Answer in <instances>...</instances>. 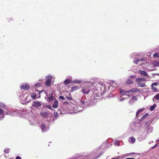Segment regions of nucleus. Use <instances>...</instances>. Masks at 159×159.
Segmentation results:
<instances>
[{
    "instance_id": "nucleus-41",
    "label": "nucleus",
    "mask_w": 159,
    "mask_h": 159,
    "mask_svg": "<svg viewBox=\"0 0 159 159\" xmlns=\"http://www.w3.org/2000/svg\"><path fill=\"white\" fill-rule=\"evenodd\" d=\"M66 97L69 98V99H70V100H71L72 99V97H68L67 96H66Z\"/></svg>"
},
{
    "instance_id": "nucleus-54",
    "label": "nucleus",
    "mask_w": 159,
    "mask_h": 159,
    "mask_svg": "<svg viewBox=\"0 0 159 159\" xmlns=\"http://www.w3.org/2000/svg\"><path fill=\"white\" fill-rule=\"evenodd\" d=\"M123 100V99H121V100H121V101H122V100Z\"/></svg>"
},
{
    "instance_id": "nucleus-45",
    "label": "nucleus",
    "mask_w": 159,
    "mask_h": 159,
    "mask_svg": "<svg viewBox=\"0 0 159 159\" xmlns=\"http://www.w3.org/2000/svg\"><path fill=\"white\" fill-rule=\"evenodd\" d=\"M0 105L1 107H5V105L4 104H2Z\"/></svg>"
},
{
    "instance_id": "nucleus-2",
    "label": "nucleus",
    "mask_w": 159,
    "mask_h": 159,
    "mask_svg": "<svg viewBox=\"0 0 159 159\" xmlns=\"http://www.w3.org/2000/svg\"><path fill=\"white\" fill-rule=\"evenodd\" d=\"M42 105V102L39 101H35L33 103L32 106L34 107H38Z\"/></svg>"
},
{
    "instance_id": "nucleus-15",
    "label": "nucleus",
    "mask_w": 159,
    "mask_h": 159,
    "mask_svg": "<svg viewBox=\"0 0 159 159\" xmlns=\"http://www.w3.org/2000/svg\"><path fill=\"white\" fill-rule=\"evenodd\" d=\"M71 83V80H70L68 79H67L64 80V84H69L70 83Z\"/></svg>"
},
{
    "instance_id": "nucleus-14",
    "label": "nucleus",
    "mask_w": 159,
    "mask_h": 159,
    "mask_svg": "<svg viewBox=\"0 0 159 159\" xmlns=\"http://www.w3.org/2000/svg\"><path fill=\"white\" fill-rule=\"evenodd\" d=\"M143 109H140L139 110L137 111L136 112V116L137 117H138V115L140 113H141L143 111Z\"/></svg>"
},
{
    "instance_id": "nucleus-6",
    "label": "nucleus",
    "mask_w": 159,
    "mask_h": 159,
    "mask_svg": "<svg viewBox=\"0 0 159 159\" xmlns=\"http://www.w3.org/2000/svg\"><path fill=\"white\" fill-rule=\"evenodd\" d=\"M40 115L43 117H47L49 116V114L47 112L43 111L40 113Z\"/></svg>"
},
{
    "instance_id": "nucleus-38",
    "label": "nucleus",
    "mask_w": 159,
    "mask_h": 159,
    "mask_svg": "<svg viewBox=\"0 0 159 159\" xmlns=\"http://www.w3.org/2000/svg\"><path fill=\"white\" fill-rule=\"evenodd\" d=\"M139 61H145V59H144L143 58H142L139 59Z\"/></svg>"
},
{
    "instance_id": "nucleus-13",
    "label": "nucleus",
    "mask_w": 159,
    "mask_h": 159,
    "mask_svg": "<svg viewBox=\"0 0 159 159\" xmlns=\"http://www.w3.org/2000/svg\"><path fill=\"white\" fill-rule=\"evenodd\" d=\"M51 84V81L50 80H47L45 82V84L46 86H50Z\"/></svg>"
},
{
    "instance_id": "nucleus-30",
    "label": "nucleus",
    "mask_w": 159,
    "mask_h": 159,
    "mask_svg": "<svg viewBox=\"0 0 159 159\" xmlns=\"http://www.w3.org/2000/svg\"><path fill=\"white\" fill-rule=\"evenodd\" d=\"M139 62V61L138 59H134V62L136 64H138V63Z\"/></svg>"
},
{
    "instance_id": "nucleus-12",
    "label": "nucleus",
    "mask_w": 159,
    "mask_h": 159,
    "mask_svg": "<svg viewBox=\"0 0 159 159\" xmlns=\"http://www.w3.org/2000/svg\"><path fill=\"white\" fill-rule=\"evenodd\" d=\"M139 72L141 75L144 76H146L147 75V73L145 71L139 70Z\"/></svg>"
},
{
    "instance_id": "nucleus-37",
    "label": "nucleus",
    "mask_w": 159,
    "mask_h": 159,
    "mask_svg": "<svg viewBox=\"0 0 159 159\" xmlns=\"http://www.w3.org/2000/svg\"><path fill=\"white\" fill-rule=\"evenodd\" d=\"M59 98L61 99H65V98L62 96H61L59 97Z\"/></svg>"
},
{
    "instance_id": "nucleus-8",
    "label": "nucleus",
    "mask_w": 159,
    "mask_h": 159,
    "mask_svg": "<svg viewBox=\"0 0 159 159\" xmlns=\"http://www.w3.org/2000/svg\"><path fill=\"white\" fill-rule=\"evenodd\" d=\"M47 96V97L46 98V99L48 101L51 102L54 99V98L53 96Z\"/></svg>"
},
{
    "instance_id": "nucleus-35",
    "label": "nucleus",
    "mask_w": 159,
    "mask_h": 159,
    "mask_svg": "<svg viewBox=\"0 0 159 159\" xmlns=\"http://www.w3.org/2000/svg\"><path fill=\"white\" fill-rule=\"evenodd\" d=\"M157 83L156 82H154L153 83V84H152L151 86H153V85L157 86Z\"/></svg>"
},
{
    "instance_id": "nucleus-16",
    "label": "nucleus",
    "mask_w": 159,
    "mask_h": 159,
    "mask_svg": "<svg viewBox=\"0 0 159 159\" xmlns=\"http://www.w3.org/2000/svg\"><path fill=\"white\" fill-rule=\"evenodd\" d=\"M79 87L78 86H73L71 88V91L73 92L78 89Z\"/></svg>"
},
{
    "instance_id": "nucleus-50",
    "label": "nucleus",
    "mask_w": 159,
    "mask_h": 159,
    "mask_svg": "<svg viewBox=\"0 0 159 159\" xmlns=\"http://www.w3.org/2000/svg\"><path fill=\"white\" fill-rule=\"evenodd\" d=\"M157 142H159V139L157 140Z\"/></svg>"
},
{
    "instance_id": "nucleus-29",
    "label": "nucleus",
    "mask_w": 159,
    "mask_h": 159,
    "mask_svg": "<svg viewBox=\"0 0 159 159\" xmlns=\"http://www.w3.org/2000/svg\"><path fill=\"white\" fill-rule=\"evenodd\" d=\"M4 152L6 153H8L9 152V149L8 148H6L4 149Z\"/></svg>"
},
{
    "instance_id": "nucleus-25",
    "label": "nucleus",
    "mask_w": 159,
    "mask_h": 159,
    "mask_svg": "<svg viewBox=\"0 0 159 159\" xmlns=\"http://www.w3.org/2000/svg\"><path fill=\"white\" fill-rule=\"evenodd\" d=\"M149 114L148 113H146L144 115L142 116V119H144L146 118L147 116Z\"/></svg>"
},
{
    "instance_id": "nucleus-23",
    "label": "nucleus",
    "mask_w": 159,
    "mask_h": 159,
    "mask_svg": "<svg viewBox=\"0 0 159 159\" xmlns=\"http://www.w3.org/2000/svg\"><path fill=\"white\" fill-rule=\"evenodd\" d=\"M101 85L100 84H97L96 86V88H98V87H99V88H98V89H97V90H101Z\"/></svg>"
},
{
    "instance_id": "nucleus-32",
    "label": "nucleus",
    "mask_w": 159,
    "mask_h": 159,
    "mask_svg": "<svg viewBox=\"0 0 159 159\" xmlns=\"http://www.w3.org/2000/svg\"><path fill=\"white\" fill-rule=\"evenodd\" d=\"M133 98L132 99V100H134L135 101H137V98L136 96H133Z\"/></svg>"
},
{
    "instance_id": "nucleus-44",
    "label": "nucleus",
    "mask_w": 159,
    "mask_h": 159,
    "mask_svg": "<svg viewBox=\"0 0 159 159\" xmlns=\"http://www.w3.org/2000/svg\"><path fill=\"white\" fill-rule=\"evenodd\" d=\"M157 145V144H156L154 146H153V147H152V148H155Z\"/></svg>"
},
{
    "instance_id": "nucleus-42",
    "label": "nucleus",
    "mask_w": 159,
    "mask_h": 159,
    "mask_svg": "<svg viewBox=\"0 0 159 159\" xmlns=\"http://www.w3.org/2000/svg\"><path fill=\"white\" fill-rule=\"evenodd\" d=\"M12 20V18H11V17H10V18H9L8 19V21H9L11 20Z\"/></svg>"
},
{
    "instance_id": "nucleus-4",
    "label": "nucleus",
    "mask_w": 159,
    "mask_h": 159,
    "mask_svg": "<svg viewBox=\"0 0 159 159\" xmlns=\"http://www.w3.org/2000/svg\"><path fill=\"white\" fill-rule=\"evenodd\" d=\"M38 91L36 89L34 90V92H33L32 93L30 94V95L32 98H33V99H35L36 98V92H38Z\"/></svg>"
},
{
    "instance_id": "nucleus-48",
    "label": "nucleus",
    "mask_w": 159,
    "mask_h": 159,
    "mask_svg": "<svg viewBox=\"0 0 159 159\" xmlns=\"http://www.w3.org/2000/svg\"><path fill=\"white\" fill-rule=\"evenodd\" d=\"M23 96H27V94H26V93H25V94L24 95H23Z\"/></svg>"
},
{
    "instance_id": "nucleus-31",
    "label": "nucleus",
    "mask_w": 159,
    "mask_h": 159,
    "mask_svg": "<svg viewBox=\"0 0 159 159\" xmlns=\"http://www.w3.org/2000/svg\"><path fill=\"white\" fill-rule=\"evenodd\" d=\"M119 91H120V93L121 94H123L124 93V92L125 91L124 90H123V89H120Z\"/></svg>"
},
{
    "instance_id": "nucleus-26",
    "label": "nucleus",
    "mask_w": 159,
    "mask_h": 159,
    "mask_svg": "<svg viewBox=\"0 0 159 159\" xmlns=\"http://www.w3.org/2000/svg\"><path fill=\"white\" fill-rule=\"evenodd\" d=\"M20 99L22 100H24L26 99V98H24L23 96L20 95L19 96Z\"/></svg>"
},
{
    "instance_id": "nucleus-21",
    "label": "nucleus",
    "mask_w": 159,
    "mask_h": 159,
    "mask_svg": "<svg viewBox=\"0 0 159 159\" xmlns=\"http://www.w3.org/2000/svg\"><path fill=\"white\" fill-rule=\"evenodd\" d=\"M144 79L141 78H137L136 79L135 81L137 82L143 81Z\"/></svg>"
},
{
    "instance_id": "nucleus-34",
    "label": "nucleus",
    "mask_w": 159,
    "mask_h": 159,
    "mask_svg": "<svg viewBox=\"0 0 159 159\" xmlns=\"http://www.w3.org/2000/svg\"><path fill=\"white\" fill-rule=\"evenodd\" d=\"M153 56L154 57H159L158 54L157 53H155L154 54Z\"/></svg>"
},
{
    "instance_id": "nucleus-46",
    "label": "nucleus",
    "mask_w": 159,
    "mask_h": 159,
    "mask_svg": "<svg viewBox=\"0 0 159 159\" xmlns=\"http://www.w3.org/2000/svg\"><path fill=\"white\" fill-rule=\"evenodd\" d=\"M125 159H135L134 158H125Z\"/></svg>"
},
{
    "instance_id": "nucleus-18",
    "label": "nucleus",
    "mask_w": 159,
    "mask_h": 159,
    "mask_svg": "<svg viewBox=\"0 0 159 159\" xmlns=\"http://www.w3.org/2000/svg\"><path fill=\"white\" fill-rule=\"evenodd\" d=\"M156 104H153V105L152 106L150 107V110L151 111L153 110L156 107Z\"/></svg>"
},
{
    "instance_id": "nucleus-39",
    "label": "nucleus",
    "mask_w": 159,
    "mask_h": 159,
    "mask_svg": "<svg viewBox=\"0 0 159 159\" xmlns=\"http://www.w3.org/2000/svg\"><path fill=\"white\" fill-rule=\"evenodd\" d=\"M74 81V83H80V81L79 80H75V81Z\"/></svg>"
},
{
    "instance_id": "nucleus-9",
    "label": "nucleus",
    "mask_w": 159,
    "mask_h": 159,
    "mask_svg": "<svg viewBox=\"0 0 159 159\" xmlns=\"http://www.w3.org/2000/svg\"><path fill=\"white\" fill-rule=\"evenodd\" d=\"M58 102L57 100H55L54 101V103L52 105V107L53 108H56L57 107Z\"/></svg>"
},
{
    "instance_id": "nucleus-49",
    "label": "nucleus",
    "mask_w": 159,
    "mask_h": 159,
    "mask_svg": "<svg viewBox=\"0 0 159 159\" xmlns=\"http://www.w3.org/2000/svg\"><path fill=\"white\" fill-rule=\"evenodd\" d=\"M61 111L60 110H58L57 111V112L58 113H59V112H60Z\"/></svg>"
},
{
    "instance_id": "nucleus-27",
    "label": "nucleus",
    "mask_w": 159,
    "mask_h": 159,
    "mask_svg": "<svg viewBox=\"0 0 159 159\" xmlns=\"http://www.w3.org/2000/svg\"><path fill=\"white\" fill-rule=\"evenodd\" d=\"M152 89L154 92H156L157 91V89L153 86H152Z\"/></svg>"
},
{
    "instance_id": "nucleus-3",
    "label": "nucleus",
    "mask_w": 159,
    "mask_h": 159,
    "mask_svg": "<svg viewBox=\"0 0 159 159\" xmlns=\"http://www.w3.org/2000/svg\"><path fill=\"white\" fill-rule=\"evenodd\" d=\"M30 88V85L28 84H25L21 86L20 89L25 90H27Z\"/></svg>"
},
{
    "instance_id": "nucleus-53",
    "label": "nucleus",
    "mask_w": 159,
    "mask_h": 159,
    "mask_svg": "<svg viewBox=\"0 0 159 159\" xmlns=\"http://www.w3.org/2000/svg\"><path fill=\"white\" fill-rule=\"evenodd\" d=\"M75 159V158H73V159Z\"/></svg>"
},
{
    "instance_id": "nucleus-17",
    "label": "nucleus",
    "mask_w": 159,
    "mask_h": 159,
    "mask_svg": "<svg viewBox=\"0 0 159 159\" xmlns=\"http://www.w3.org/2000/svg\"><path fill=\"white\" fill-rule=\"evenodd\" d=\"M153 98V101H154V99L157 100H159V93H158L157 94H156L155 96Z\"/></svg>"
},
{
    "instance_id": "nucleus-33",
    "label": "nucleus",
    "mask_w": 159,
    "mask_h": 159,
    "mask_svg": "<svg viewBox=\"0 0 159 159\" xmlns=\"http://www.w3.org/2000/svg\"><path fill=\"white\" fill-rule=\"evenodd\" d=\"M35 87H40L41 86V85L39 83L36 84L35 85Z\"/></svg>"
},
{
    "instance_id": "nucleus-51",
    "label": "nucleus",
    "mask_w": 159,
    "mask_h": 159,
    "mask_svg": "<svg viewBox=\"0 0 159 159\" xmlns=\"http://www.w3.org/2000/svg\"><path fill=\"white\" fill-rule=\"evenodd\" d=\"M133 75H132L131 76V78H133Z\"/></svg>"
},
{
    "instance_id": "nucleus-1",
    "label": "nucleus",
    "mask_w": 159,
    "mask_h": 159,
    "mask_svg": "<svg viewBox=\"0 0 159 159\" xmlns=\"http://www.w3.org/2000/svg\"><path fill=\"white\" fill-rule=\"evenodd\" d=\"M91 89L89 87H82L81 89V92L84 94H87L90 92Z\"/></svg>"
},
{
    "instance_id": "nucleus-52",
    "label": "nucleus",
    "mask_w": 159,
    "mask_h": 159,
    "mask_svg": "<svg viewBox=\"0 0 159 159\" xmlns=\"http://www.w3.org/2000/svg\"><path fill=\"white\" fill-rule=\"evenodd\" d=\"M50 109H51V110H52V109L51 108H50Z\"/></svg>"
},
{
    "instance_id": "nucleus-10",
    "label": "nucleus",
    "mask_w": 159,
    "mask_h": 159,
    "mask_svg": "<svg viewBox=\"0 0 159 159\" xmlns=\"http://www.w3.org/2000/svg\"><path fill=\"white\" fill-rule=\"evenodd\" d=\"M3 111V110L0 108V120H2L4 117Z\"/></svg>"
},
{
    "instance_id": "nucleus-19",
    "label": "nucleus",
    "mask_w": 159,
    "mask_h": 159,
    "mask_svg": "<svg viewBox=\"0 0 159 159\" xmlns=\"http://www.w3.org/2000/svg\"><path fill=\"white\" fill-rule=\"evenodd\" d=\"M130 139L132 143H135V139L134 137H130Z\"/></svg>"
},
{
    "instance_id": "nucleus-36",
    "label": "nucleus",
    "mask_w": 159,
    "mask_h": 159,
    "mask_svg": "<svg viewBox=\"0 0 159 159\" xmlns=\"http://www.w3.org/2000/svg\"><path fill=\"white\" fill-rule=\"evenodd\" d=\"M54 115L56 117L57 116H58L57 112H54Z\"/></svg>"
},
{
    "instance_id": "nucleus-7",
    "label": "nucleus",
    "mask_w": 159,
    "mask_h": 159,
    "mask_svg": "<svg viewBox=\"0 0 159 159\" xmlns=\"http://www.w3.org/2000/svg\"><path fill=\"white\" fill-rule=\"evenodd\" d=\"M139 89L136 88H134L132 89L129 90V93L131 92L132 93H136L137 92H139Z\"/></svg>"
},
{
    "instance_id": "nucleus-47",
    "label": "nucleus",
    "mask_w": 159,
    "mask_h": 159,
    "mask_svg": "<svg viewBox=\"0 0 159 159\" xmlns=\"http://www.w3.org/2000/svg\"><path fill=\"white\" fill-rule=\"evenodd\" d=\"M119 157H116V158H112V159H118Z\"/></svg>"
},
{
    "instance_id": "nucleus-40",
    "label": "nucleus",
    "mask_w": 159,
    "mask_h": 159,
    "mask_svg": "<svg viewBox=\"0 0 159 159\" xmlns=\"http://www.w3.org/2000/svg\"><path fill=\"white\" fill-rule=\"evenodd\" d=\"M16 159H21V158L20 156H17L16 157Z\"/></svg>"
},
{
    "instance_id": "nucleus-24",
    "label": "nucleus",
    "mask_w": 159,
    "mask_h": 159,
    "mask_svg": "<svg viewBox=\"0 0 159 159\" xmlns=\"http://www.w3.org/2000/svg\"><path fill=\"white\" fill-rule=\"evenodd\" d=\"M48 92H49V94L47 95V96H52L53 94V91L52 90L48 91Z\"/></svg>"
},
{
    "instance_id": "nucleus-28",
    "label": "nucleus",
    "mask_w": 159,
    "mask_h": 159,
    "mask_svg": "<svg viewBox=\"0 0 159 159\" xmlns=\"http://www.w3.org/2000/svg\"><path fill=\"white\" fill-rule=\"evenodd\" d=\"M124 93H123V95H128L129 96V95H128V94H129V91H125Z\"/></svg>"
},
{
    "instance_id": "nucleus-22",
    "label": "nucleus",
    "mask_w": 159,
    "mask_h": 159,
    "mask_svg": "<svg viewBox=\"0 0 159 159\" xmlns=\"http://www.w3.org/2000/svg\"><path fill=\"white\" fill-rule=\"evenodd\" d=\"M85 158V157L83 155L79 156L77 158H75V159H84Z\"/></svg>"
},
{
    "instance_id": "nucleus-20",
    "label": "nucleus",
    "mask_w": 159,
    "mask_h": 159,
    "mask_svg": "<svg viewBox=\"0 0 159 159\" xmlns=\"http://www.w3.org/2000/svg\"><path fill=\"white\" fill-rule=\"evenodd\" d=\"M138 85L140 87H143L145 86V83H141L139 82L138 83Z\"/></svg>"
},
{
    "instance_id": "nucleus-11",
    "label": "nucleus",
    "mask_w": 159,
    "mask_h": 159,
    "mask_svg": "<svg viewBox=\"0 0 159 159\" xmlns=\"http://www.w3.org/2000/svg\"><path fill=\"white\" fill-rule=\"evenodd\" d=\"M41 127L43 131L46 130L47 127L45 124H43L41 125Z\"/></svg>"
},
{
    "instance_id": "nucleus-5",
    "label": "nucleus",
    "mask_w": 159,
    "mask_h": 159,
    "mask_svg": "<svg viewBox=\"0 0 159 159\" xmlns=\"http://www.w3.org/2000/svg\"><path fill=\"white\" fill-rule=\"evenodd\" d=\"M80 105L83 107H85L89 105L88 102L84 101H80Z\"/></svg>"
},
{
    "instance_id": "nucleus-43",
    "label": "nucleus",
    "mask_w": 159,
    "mask_h": 159,
    "mask_svg": "<svg viewBox=\"0 0 159 159\" xmlns=\"http://www.w3.org/2000/svg\"><path fill=\"white\" fill-rule=\"evenodd\" d=\"M41 92V91H39V92L38 94L39 95V96L38 97H37V98H40V93Z\"/></svg>"
}]
</instances>
